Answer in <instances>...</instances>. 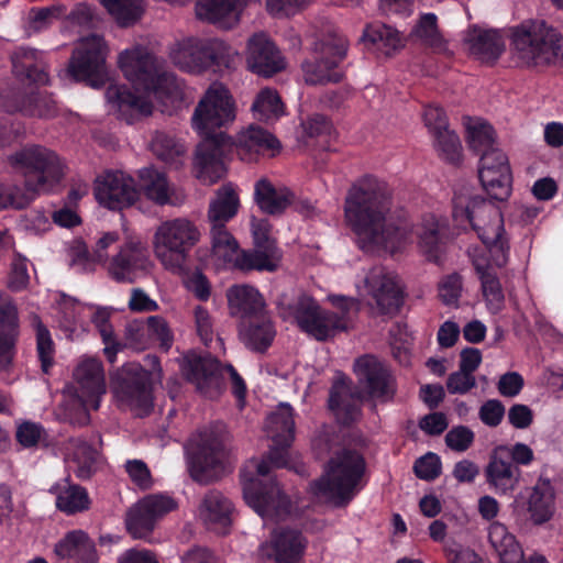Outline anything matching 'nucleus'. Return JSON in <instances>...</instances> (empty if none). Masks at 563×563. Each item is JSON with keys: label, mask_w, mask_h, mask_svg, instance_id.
Here are the masks:
<instances>
[{"label": "nucleus", "mask_w": 563, "mask_h": 563, "mask_svg": "<svg viewBox=\"0 0 563 563\" xmlns=\"http://www.w3.org/2000/svg\"><path fill=\"white\" fill-rule=\"evenodd\" d=\"M201 239L198 225L186 217L163 221L153 235L155 257L174 274L185 271L189 253Z\"/></svg>", "instance_id": "6e6552de"}, {"label": "nucleus", "mask_w": 563, "mask_h": 563, "mask_svg": "<svg viewBox=\"0 0 563 563\" xmlns=\"http://www.w3.org/2000/svg\"><path fill=\"white\" fill-rule=\"evenodd\" d=\"M528 510L534 523L548 521L554 511V490L549 479H539L528 499Z\"/></svg>", "instance_id": "c03bdc74"}, {"label": "nucleus", "mask_w": 563, "mask_h": 563, "mask_svg": "<svg viewBox=\"0 0 563 563\" xmlns=\"http://www.w3.org/2000/svg\"><path fill=\"white\" fill-rule=\"evenodd\" d=\"M15 439L25 449L48 445V433L44 427L34 421H22L18 423Z\"/></svg>", "instance_id": "052dcab7"}, {"label": "nucleus", "mask_w": 563, "mask_h": 563, "mask_svg": "<svg viewBox=\"0 0 563 563\" xmlns=\"http://www.w3.org/2000/svg\"><path fill=\"white\" fill-rule=\"evenodd\" d=\"M151 374L137 363H129L118 372L113 393L119 406L136 416L147 415L153 408Z\"/></svg>", "instance_id": "ddd939ff"}, {"label": "nucleus", "mask_w": 563, "mask_h": 563, "mask_svg": "<svg viewBox=\"0 0 563 563\" xmlns=\"http://www.w3.org/2000/svg\"><path fill=\"white\" fill-rule=\"evenodd\" d=\"M212 256L220 265H234L239 256V244L227 227H210Z\"/></svg>", "instance_id": "49530a36"}, {"label": "nucleus", "mask_w": 563, "mask_h": 563, "mask_svg": "<svg viewBox=\"0 0 563 563\" xmlns=\"http://www.w3.org/2000/svg\"><path fill=\"white\" fill-rule=\"evenodd\" d=\"M265 432L273 446L266 459H251L241 470L243 496L264 520H280L289 514L290 503L268 475L272 467L286 465L285 449L295 438L292 408L288 404H279L267 417Z\"/></svg>", "instance_id": "f03ea898"}, {"label": "nucleus", "mask_w": 563, "mask_h": 563, "mask_svg": "<svg viewBox=\"0 0 563 563\" xmlns=\"http://www.w3.org/2000/svg\"><path fill=\"white\" fill-rule=\"evenodd\" d=\"M55 555L66 563H97L93 541L82 530H73L65 534L54 548Z\"/></svg>", "instance_id": "c756f323"}, {"label": "nucleus", "mask_w": 563, "mask_h": 563, "mask_svg": "<svg viewBox=\"0 0 563 563\" xmlns=\"http://www.w3.org/2000/svg\"><path fill=\"white\" fill-rule=\"evenodd\" d=\"M245 0H200L196 4L198 19L208 22H219L243 5Z\"/></svg>", "instance_id": "864d4df0"}, {"label": "nucleus", "mask_w": 563, "mask_h": 563, "mask_svg": "<svg viewBox=\"0 0 563 563\" xmlns=\"http://www.w3.org/2000/svg\"><path fill=\"white\" fill-rule=\"evenodd\" d=\"M434 148L439 156L452 164H456L462 157V145L456 133L450 129L438 131L433 135Z\"/></svg>", "instance_id": "bf43d9fd"}, {"label": "nucleus", "mask_w": 563, "mask_h": 563, "mask_svg": "<svg viewBox=\"0 0 563 563\" xmlns=\"http://www.w3.org/2000/svg\"><path fill=\"white\" fill-rule=\"evenodd\" d=\"M467 143L472 151L481 156L490 152L495 146V131L492 125L483 121H475L466 125Z\"/></svg>", "instance_id": "6e6d98bb"}, {"label": "nucleus", "mask_w": 563, "mask_h": 563, "mask_svg": "<svg viewBox=\"0 0 563 563\" xmlns=\"http://www.w3.org/2000/svg\"><path fill=\"white\" fill-rule=\"evenodd\" d=\"M11 59L16 77L40 85L48 82L42 52L34 48L19 47L13 52Z\"/></svg>", "instance_id": "c9c22d12"}, {"label": "nucleus", "mask_w": 563, "mask_h": 563, "mask_svg": "<svg viewBox=\"0 0 563 563\" xmlns=\"http://www.w3.org/2000/svg\"><path fill=\"white\" fill-rule=\"evenodd\" d=\"M18 335V309L9 297L0 295V371L11 365Z\"/></svg>", "instance_id": "cd10ccee"}, {"label": "nucleus", "mask_w": 563, "mask_h": 563, "mask_svg": "<svg viewBox=\"0 0 563 563\" xmlns=\"http://www.w3.org/2000/svg\"><path fill=\"white\" fill-rule=\"evenodd\" d=\"M329 299L341 312H333L320 308L317 313L309 319V323L311 324L306 325L302 330L318 341H324L333 336L338 331L346 330L349 312L357 311L358 309V301L354 298L330 296Z\"/></svg>", "instance_id": "4be33fe9"}, {"label": "nucleus", "mask_w": 563, "mask_h": 563, "mask_svg": "<svg viewBox=\"0 0 563 563\" xmlns=\"http://www.w3.org/2000/svg\"><path fill=\"white\" fill-rule=\"evenodd\" d=\"M14 257L11 264V273L9 277V288L13 291H21L25 289L30 282L27 273L26 258L22 256L16 250L12 251Z\"/></svg>", "instance_id": "338daca9"}, {"label": "nucleus", "mask_w": 563, "mask_h": 563, "mask_svg": "<svg viewBox=\"0 0 563 563\" xmlns=\"http://www.w3.org/2000/svg\"><path fill=\"white\" fill-rule=\"evenodd\" d=\"M230 314L242 320L267 313L263 296L250 285H233L227 290Z\"/></svg>", "instance_id": "c85d7f7f"}, {"label": "nucleus", "mask_w": 563, "mask_h": 563, "mask_svg": "<svg viewBox=\"0 0 563 563\" xmlns=\"http://www.w3.org/2000/svg\"><path fill=\"white\" fill-rule=\"evenodd\" d=\"M254 199L263 212L277 216L294 202L295 194L285 186L276 187L267 178H261L254 186Z\"/></svg>", "instance_id": "72a5a7b5"}, {"label": "nucleus", "mask_w": 563, "mask_h": 563, "mask_svg": "<svg viewBox=\"0 0 563 563\" xmlns=\"http://www.w3.org/2000/svg\"><path fill=\"white\" fill-rule=\"evenodd\" d=\"M118 63L135 91L123 85H110L106 98L121 119L133 123L152 114L153 104L145 93L164 90L174 82V76L166 73L162 63L142 46L120 53Z\"/></svg>", "instance_id": "20e7f679"}, {"label": "nucleus", "mask_w": 563, "mask_h": 563, "mask_svg": "<svg viewBox=\"0 0 563 563\" xmlns=\"http://www.w3.org/2000/svg\"><path fill=\"white\" fill-rule=\"evenodd\" d=\"M417 477L424 481H433L441 473V462L437 454L427 453L418 459L413 466Z\"/></svg>", "instance_id": "774afa93"}, {"label": "nucleus", "mask_w": 563, "mask_h": 563, "mask_svg": "<svg viewBox=\"0 0 563 563\" xmlns=\"http://www.w3.org/2000/svg\"><path fill=\"white\" fill-rule=\"evenodd\" d=\"M95 196L108 209L120 210L132 206L139 198V191L130 175L108 172L97 180Z\"/></svg>", "instance_id": "aec40b11"}, {"label": "nucleus", "mask_w": 563, "mask_h": 563, "mask_svg": "<svg viewBox=\"0 0 563 563\" xmlns=\"http://www.w3.org/2000/svg\"><path fill=\"white\" fill-rule=\"evenodd\" d=\"M301 126L307 137L317 140L321 145L328 143L333 130L331 122L322 114L308 117Z\"/></svg>", "instance_id": "e2e57ef3"}, {"label": "nucleus", "mask_w": 563, "mask_h": 563, "mask_svg": "<svg viewBox=\"0 0 563 563\" xmlns=\"http://www.w3.org/2000/svg\"><path fill=\"white\" fill-rule=\"evenodd\" d=\"M236 118L235 101L229 89L213 82L198 102L192 114V126L203 137L196 151L197 177L205 184H214L225 175L223 163L225 134L216 133Z\"/></svg>", "instance_id": "7ed1b4c3"}, {"label": "nucleus", "mask_w": 563, "mask_h": 563, "mask_svg": "<svg viewBox=\"0 0 563 563\" xmlns=\"http://www.w3.org/2000/svg\"><path fill=\"white\" fill-rule=\"evenodd\" d=\"M363 38L377 46L387 56L402 46L399 32L386 24H374L366 27Z\"/></svg>", "instance_id": "603ef678"}, {"label": "nucleus", "mask_w": 563, "mask_h": 563, "mask_svg": "<svg viewBox=\"0 0 563 563\" xmlns=\"http://www.w3.org/2000/svg\"><path fill=\"white\" fill-rule=\"evenodd\" d=\"M181 372L187 380L194 384L197 390L208 398L219 396L224 376L228 375L231 380L232 391L239 401H243L245 398V383L234 367L230 364L222 366L219 361L210 355L198 356L190 354L185 356Z\"/></svg>", "instance_id": "9d476101"}, {"label": "nucleus", "mask_w": 563, "mask_h": 563, "mask_svg": "<svg viewBox=\"0 0 563 563\" xmlns=\"http://www.w3.org/2000/svg\"><path fill=\"white\" fill-rule=\"evenodd\" d=\"M240 207L239 196L231 184L220 187L208 209L210 227H224L235 217Z\"/></svg>", "instance_id": "79ce46f5"}, {"label": "nucleus", "mask_w": 563, "mask_h": 563, "mask_svg": "<svg viewBox=\"0 0 563 563\" xmlns=\"http://www.w3.org/2000/svg\"><path fill=\"white\" fill-rule=\"evenodd\" d=\"M150 146L153 154L165 164L174 168L184 164L186 148L174 135L156 131Z\"/></svg>", "instance_id": "a18cd8bd"}, {"label": "nucleus", "mask_w": 563, "mask_h": 563, "mask_svg": "<svg viewBox=\"0 0 563 563\" xmlns=\"http://www.w3.org/2000/svg\"><path fill=\"white\" fill-rule=\"evenodd\" d=\"M69 394L84 404H91L98 410L102 396L107 393L106 375L101 361L96 357H82L73 373Z\"/></svg>", "instance_id": "dca6fc26"}, {"label": "nucleus", "mask_w": 563, "mask_h": 563, "mask_svg": "<svg viewBox=\"0 0 563 563\" xmlns=\"http://www.w3.org/2000/svg\"><path fill=\"white\" fill-rule=\"evenodd\" d=\"M10 166L24 178L30 192L52 191L65 176V164L59 156L43 146H25L8 157Z\"/></svg>", "instance_id": "1a4fd4ad"}, {"label": "nucleus", "mask_w": 563, "mask_h": 563, "mask_svg": "<svg viewBox=\"0 0 563 563\" xmlns=\"http://www.w3.org/2000/svg\"><path fill=\"white\" fill-rule=\"evenodd\" d=\"M489 158H481L478 167L479 180L487 194L495 200H505L511 191V173L509 164L492 169Z\"/></svg>", "instance_id": "58836bf2"}, {"label": "nucleus", "mask_w": 563, "mask_h": 563, "mask_svg": "<svg viewBox=\"0 0 563 563\" xmlns=\"http://www.w3.org/2000/svg\"><path fill=\"white\" fill-rule=\"evenodd\" d=\"M246 65L252 73L271 77L285 68V60L274 42L266 34L257 33L249 38Z\"/></svg>", "instance_id": "5701e85b"}, {"label": "nucleus", "mask_w": 563, "mask_h": 563, "mask_svg": "<svg viewBox=\"0 0 563 563\" xmlns=\"http://www.w3.org/2000/svg\"><path fill=\"white\" fill-rule=\"evenodd\" d=\"M280 260L282 253L277 246L254 244V249L239 254L233 266L241 271L275 272Z\"/></svg>", "instance_id": "ea45409f"}, {"label": "nucleus", "mask_w": 563, "mask_h": 563, "mask_svg": "<svg viewBox=\"0 0 563 563\" xmlns=\"http://www.w3.org/2000/svg\"><path fill=\"white\" fill-rule=\"evenodd\" d=\"M16 110L25 115L52 118L57 113V104L46 91H37L24 98Z\"/></svg>", "instance_id": "5fc2aeb1"}, {"label": "nucleus", "mask_w": 563, "mask_h": 563, "mask_svg": "<svg viewBox=\"0 0 563 563\" xmlns=\"http://www.w3.org/2000/svg\"><path fill=\"white\" fill-rule=\"evenodd\" d=\"M139 195L158 207L180 206L186 196L172 183L166 173L154 165L142 167L137 170Z\"/></svg>", "instance_id": "412c9836"}, {"label": "nucleus", "mask_w": 563, "mask_h": 563, "mask_svg": "<svg viewBox=\"0 0 563 563\" xmlns=\"http://www.w3.org/2000/svg\"><path fill=\"white\" fill-rule=\"evenodd\" d=\"M56 496V507L67 515L85 511L90 506V498L87 490L65 478L51 488Z\"/></svg>", "instance_id": "37998d69"}, {"label": "nucleus", "mask_w": 563, "mask_h": 563, "mask_svg": "<svg viewBox=\"0 0 563 563\" xmlns=\"http://www.w3.org/2000/svg\"><path fill=\"white\" fill-rule=\"evenodd\" d=\"M448 230V221L433 213L426 214L418 230V245L424 257L438 263L443 253V239Z\"/></svg>", "instance_id": "2f4dec72"}, {"label": "nucleus", "mask_w": 563, "mask_h": 563, "mask_svg": "<svg viewBox=\"0 0 563 563\" xmlns=\"http://www.w3.org/2000/svg\"><path fill=\"white\" fill-rule=\"evenodd\" d=\"M364 287L380 313L394 314L402 305V292L397 276L384 267H373L364 276Z\"/></svg>", "instance_id": "6ab92c4d"}, {"label": "nucleus", "mask_w": 563, "mask_h": 563, "mask_svg": "<svg viewBox=\"0 0 563 563\" xmlns=\"http://www.w3.org/2000/svg\"><path fill=\"white\" fill-rule=\"evenodd\" d=\"M452 216L457 224L471 223L486 245L493 263L503 267L508 262L509 243L505 235L503 214L497 205L467 188L454 192Z\"/></svg>", "instance_id": "39448f33"}, {"label": "nucleus", "mask_w": 563, "mask_h": 563, "mask_svg": "<svg viewBox=\"0 0 563 563\" xmlns=\"http://www.w3.org/2000/svg\"><path fill=\"white\" fill-rule=\"evenodd\" d=\"M344 217L351 229L364 241L394 253L412 236V225L404 209L394 206L387 184L366 175L349 189Z\"/></svg>", "instance_id": "f257e3e1"}, {"label": "nucleus", "mask_w": 563, "mask_h": 563, "mask_svg": "<svg viewBox=\"0 0 563 563\" xmlns=\"http://www.w3.org/2000/svg\"><path fill=\"white\" fill-rule=\"evenodd\" d=\"M320 308L321 307L312 297L301 295L289 306V313L294 317L297 325L303 330L306 325L310 324L309 319H311Z\"/></svg>", "instance_id": "0e129e2a"}, {"label": "nucleus", "mask_w": 563, "mask_h": 563, "mask_svg": "<svg viewBox=\"0 0 563 563\" xmlns=\"http://www.w3.org/2000/svg\"><path fill=\"white\" fill-rule=\"evenodd\" d=\"M437 20L433 13L423 14L415 29V34L426 46L435 52H444L446 45L438 30Z\"/></svg>", "instance_id": "13d9d810"}, {"label": "nucleus", "mask_w": 563, "mask_h": 563, "mask_svg": "<svg viewBox=\"0 0 563 563\" xmlns=\"http://www.w3.org/2000/svg\"><path fill=\"white\" fill-rule=\"evenodd\" d=\"M30 322L35 331L36 351L44 373H48L54 364L55 345L51 333L36 313L30 316Z\"/></svg>", "instance_id": "3c124183"}, {"label": "nucleus", "mask_w": 563, "mask_h": 563, "mask_svg": "<svg viewBox=\"0 0 563 563\" xmlns=\"http://www.w3.org/2000/svg\"><path fill=\"white\" fill-rule=\"evenodd\" d=\"M439 297L446 306H457L463 290L462 276L457 273L444 276L438 285Z\"/></svg>", "instance_id": "69168bd1"}, {"label": "nucleus", "mask_w": 563, "mask_h": 563, "mask_svg": "<svg viewBox=\"0 0 563 563\" xmlns=\"http://www.w3.org/2000/svg\"><path fill=\"white\" fill-rule=\"evenodd\" d=\"M224 429L219 426L205 428L191 438L194 451L188 470L194 481L207 484L220 476L227 456Z\"/></svg>", "instance_id": "9b49d317"}, {"label": "nucleus", "mask_w": 563, "mask_h": 563, "mask_svg": "<svg viewBox=\"0 0 563 563\" xmlns=\"http://www.w3.org/2000/svg\"><path fill=\"white\" fill-rule=\"evenodd\" d=\"M115 22L128 27L135 24L144 12L143 0H100Z\"/></svg>", "instance_id": "09e8293b"}, {"label": "nucleus", "mask_w": 563, "mask_h": 563, "mask_svg": "<svg viewBox=\"0 0 563 563\" xmlns=\"http://www.w3.org/2000/svg\"><path fill=\"white\" fill-rule=\"evenodd\" d=\"M360 393L353 391L352 383L346 377H339L332 385L329 397V407L334 411L338 420L350 424L360 417Z\"/></svg>", "instance_id": "7c9ffc66"}, {"label": "nucleus", "mask_w": 563, "mask_h": 563, "mask_svg": "<svg viewBox=\"0 0 563 563\" xmlns=\"http://www.w3.org/2000/svg\"><path fill=\"white\" fill-rule=\"evenodd\" d=\"M488 541L499 558L500 563H548L542 555L531 556L525 560L521 545L507 527L494 521L488 527Z\"/></svg>", "instance_id": "a878e982"}, {"label": "nucleus", "mask_w": 563, "mask_h": 563, "mask_svg": "<svg viewBox=\"0 0 563 563\" xmlns=\"http://www.w3.org/2000/svg\"><path fill=\"white\" fill-rule=\"evenodd\" d=\"M176 503L165 495H148L126 512L125 526L134 539H144L154 530L156 521L175 509Z\"/></svg>", "instance_id": "f3484780"}, {"label": "nucleus", "mask_w": 563, "mask_h": 563, "mask_svg": "<svg viewBox=\"0 0 563 563\" xmlns=\"http://www.w3.org/2000/svg\"><path fill=\"white\" fill-rule=\"evenodd\" d=\"M66 15V7L54 4L47 8L31 9L25 24V32L29 36L46 30L54 20Z\"/></svg>", "instance_id": "4d7b16f0"}, {"label": "nucleus", "mask_w": 563, "mask_h": 563, "mask_svg": "<svg viewBox=\"0 0 563 563\" xmlns=\"http://www.w3.org/2000/svg\"><path fill=\"white\" fill-rule=\"evenodd\" d=\"M234 55L222 41L194 37L178 41L169 49L173 64L188 73H201L211 65L229 67Z\"/></svg>", "instance_id": "f8f14e48"}, {"label": "nucleus", "mask_w": 563, "mask_h": 563, "mask_svg": "<svg viewBox=\"0 0 563 563\" xmlns=\"http://www.w3.org/2000/svg\"><path fill=\"white\" fill-rule=\"evenodd\" d=\"M482 291L489 312L496 314L505 307V296L501 285L495 274L486 275L481 280Z\"/></svg>", "instance_id": "680f3d73"}, {"label": "nucleus", "mask_w": 563, "mask_h": 563, "mask_svg": "<svg viewBox=\"0 0 563 563\" xmlns=\"http://www.w3.org/2000/svg\"><path fill=\"white\" fill-rule=\"evenodd\" d=\"M485 476L496 493L508 494L518 485L520 470L512 461L494 455L485 468Z\"/></svg>", "instance_id": "4c0bfd02"}, {"label": "nucleus", "mask_w": 563, "mask_h": 563, "mask_svg": "<svg viewBox=\"0 0 563 563\" xmlns=\"http://www.w3.org/2000/svg\"><path fill=\"white\" fill-rule=\"evenodd\" d=\"M307 541L296 529H278L272 533L269 542L262 545L263 555L274 563H301Z\"/></svg>", "instance_id": "393cba45"}, {"label": "nucleus", "mask_w": 563, "mask_h": 563, "mask_svg": "<svg viewBox=\"0 0 563 563\" xmlns=\"http://www.w3.org/2000/svg\"><path fill=\"white\" fill-rule=\"evenodd\" d=\"M365 461L352 450L336 452L327 463L320 478L310 484L311 493L336 507L347 505L361 489Z\"/></svg>", "instance_id": "423d86ee"}, {"label": "nucleus", "mask_w": 563, "mask_h": 563, "mask_svg": "<svg viewBox=\"0 0 563 563\" xmlns=\"http://www.w3.org/2000/svg\"><path fill=\"white\" fill-rule=\"evenodd\" d=\"M108 46L102 36L91 34L78 41L69 60L68 70L76 80L101 85Z\"/></svg>", "instance_id": "2eb2a0df"}, {"label": "nucleus", "mask_w": 563, "mask_h": 563, "mask_svg": "<svg viewBox=\"0 0 563 563\" xmlns=\"http://www.w3.org/2000/svg\"><path fill=\"white\" fill-rule=\"evenodd\" d=\"M347 42L338 34H329L314 45V56L302 63L303 78L309 85L338 82L342 79L339 64L346 55Z\"/></svg>", "instance_id": "4468645a"}, {"label": "nucleus", "mask_w": 563, "mask_h": 563, "mask_svg": "<svg viewBox=\"0 0 563 563\" xmlns=\"http://www.w3.org/2000/svg\"><path fill=\"white\" fill-rule=\"evenodd\" d=\"M464 45L471 55L486 64L496 62L505 51V43L498 31L478 26L467 30Z\"/></svg>", "instance_id": "bb28decb"}, {"label": "nucleus", "mask_w": 563, "mask_h": 563, "mask_svg": "<svg viewBox=\"0 0 563 563\" xmlns=\"http://www.w3.org/2000/svg\"><path fill=\"white\" fill-rule=\"evenodd\" d=\"M148 264L147 250L137 241H130L120 247L108 265L109 275L119 283L132 284Z\"/></svg>", "instance_id": "b1692460"}, {"label": "nucleus", "mask_w": 563, "mask_h": 563, "mask_svg": "<svg viewBox=\"0 0 563 563\" xmlns=\"http://www.w3.org/2000/svg\"><path fill=\"white\" fill-rule=\"evenodd\" d=\"M231 501L220 492L210 490L203 497L199 507V517L209 529L225 533L231 525Z\"/></svg>", "instance_id": "473e14b6"}, {"label": "nucleus", "mask_w": 563, "mask_h": 563, "mask_svg": "<svg viewBox=\"0 0 563 563\" xmlns=\"http://www.w3.org/2000/svg\"><path fill=\"white\" fill-rule=\"evenodd\" d=\"M125 333H151L161 343L164 351H168L173 343V333L167 321L159 316H152L146 322L133 321L128 324Z\"/></svg>", "instance_id": "8fccbe9b"}, {"label": "nucleus", "mask_w": 563, "mask_h": 563, "mask_svg": "<svg viewBox=\"0 0 563 563\" xmlns=\"http://www.w3.org/2000/svg\"><path fill=\"white\" fill-rule=\"evenodd\" d=\"M238 151L239 155L246 159L253 154H261L267 151H277L280 147L278 140L266 129L251 124L247 129L242 131L238 136Z\"/></svg>", "instance_id": "a19ab883"}, {"label": "nucleus", "mask_w": 563, "mask_h": 563, "mask_svg": "<svg viewBox=\"0 0 563 563\" xmlns=\"http://www.w3.org/2000/svg\"><path fill=\"white\" fill-rule=\"evenodd\" d=\"M69 467L80 479H88L96 472L98 452L82 438H69L65 442Z\"/></svg>", "instance_id": "e433bc0d"}, {"label": "nucleus", "mask_w": 563, "mask_h": 563, "mask_svg": "<svg viewBox=\"0 0 563 563\" xmlns=\"http://www.w3.org/2000/svg\"><path fill=\"white\" fill-rule=\"evenodd\" d=\"M239 335L247 349L254 352H264L273 343L276 331L271 317L265 313L242 320Z\"/></svg>", "instance_id": "f704fd0d"}, {"label": "nucleus", "mask_w": 563, "mask_h": 563, "mask_svg": "<svg viewBox=\"0 0 563 563\" xmlns=\"http://www.w3.org/2000/svg\"><path fill=\"white\" fill-rule=\"evenodd\" d=\"M510 45L526 66L563 64V37L543 20H526L511 27Z\"/></svg>", "instance_id": "0eeeda50"}, {"label": "nucleus", "mask_w": 563, "mask_h": 563, "mask_svg": "<svg viewBox=\"0 0 563 563\" xmlns=\"http://www.w3.org/2000/svg\"><path fill=\"white\" fill-rule=\"evenodd\" d=\"M251 110L258 121L271 122L278 120L285 112V106L275 89L263 88L256 95Z\"/></svg>", "instance_id": "de8ad7c7"}, {"label": "nucleus", "mask_w": 563, "mask_h": 563, "mask_svg": "<svg viewBox=\"0 0 563 563\" xmlns=\"http://www.w3.org/2000/svg\"><path fill=\"white\" fill-rule=\"evenodd\" d=\"M354 371L360 384L371 398L382 402L394 398L395 378L383 362L372 355H365L355 361Z\"/></svg>", "instance_id": "a211bd4d"}]
</instances>
